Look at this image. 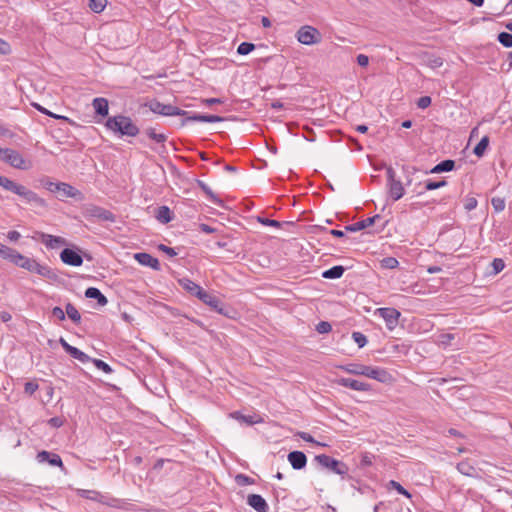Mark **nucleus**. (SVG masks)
Here are the masks:
<instances>
[{
    "label": "nucleus",
    "instance_id": "1",
    "mask_svg": "<svg viewBox=\"0 0 512 512\" xmlns=\"http://www.w3.org/2000/svg\"><path fill=\"white\" fill-rule=\"evenodd\" d=\"M149 109L156 113L163 116H185L184 119L181 121V125L185 126L190 122H207V123H217L222 122L223 117L217 116V115H205V114H193L188 115V112L182 109H179L176 106H173L171 104H163L159 101L153 100L150 101L148 104Z\"/></svg>",
    "mask_w": 512,
    "mask_h": 512
},
{
    "label": "nucleus",
    "instance_id": "2",
    "mask_svg": "<svg viewBox=\"0 0 512 512\" xmlns=\"http://www.w3.org/2000/svg\"><path fill=\"white\" fill-rule=\"evenodd\" d=\"M0 186L6 191L19 196L24 203L35 210H46L48 208L47 201L40 197L36 192L5 176L0 175Z\"/></svg>",
    "mask_w": 512,
    "mask_h": 512
},
{
    "label": "nucleus",
    "instance_id": "3",
    "mask_svg": "<svg viewBox=\"0 0 512 512\" xmlns=\"http://www.w3.org/2000/svg\"><path fill=\"white\" fill-rule=\"evenodd\" d=\"M105 127L119 137H135L139 134L138 126L130 117L122 114L108 117Z\"/></svg>",
    "mask_w": 512,
    "mask_h": 512
},
{
    "label": "nucleus",
    "instance_id": "4",
    "mask_svg": "<svg viewBox=\"0 0 512 512\" xmlns=\"http://www.w3.org/2000/svg\"><path fill=\"white\" fill-rule=\"evenodd\" d=\"M13 264L31 273H36L47 279H55V272L47 265L40 264L33 258L26 257L18 252Z\"/></svg>",
    "mask_w": 512,
    "mask_h": 512
},
{
    "label": "nucleus",
    "instance_id": "5",
    "mask_svg": "<svg viewBox=\"0 0 512 512\" xmlns=\"http://www.w3.org/2000/svg\"><path fill=\"white\" fill-rule=\"evenodd\" d=\"M59 343L71 357L77 359L81 363H87L89 361H92L95 367L103 371L104 373L110 374L112 372V368L106 362L100 359H91V357H89L86 353L70 345L64 338H60Z\"/></svg>",
    "mask_w": 512,
    "mask_h": 512
},
{
    "label": "nucleus",
    "instance_id": "6",
    "mask_svg": "<svg viewBox=\"0 0 512 512\" xmlns=\"http://www.w3.org/2000/svg\"><path fill=\"white\" fill-rule=\"evenodd\" d=\"M0 159L16 169L28 170L32 167L31 161L26 160L20 152L14 149L0 148Z\"/></svg>",
    "mask_w": 512,
    "mask_h": 512
},
{
    "label": "nucleus",
    "instance_id": "7",
    "mask_svg": "<svg viewBox=\"0 0 512 512\" xmlns=\"http://www.w3.org/2000/svg\"><path fill=\"white\" fill-rule=\"evenodd\" d=\"M296 38L298 42L308 46L318 44L322 41L320 31L310 25L301 26L296 32Z\"/></svg>",
    "mask_w": 512,
    "mask_h": 512
},
{
    "label": "nucleus",
    "instance_id": "8",
    "mask_svg": "<svg viewBox=\"0 0 512 512\" xmlns=\"http://www.w3.org/2000/svg\"><path fill=\"white\" fill-rule=\"evenodd\" d=\"M315 460L323 467L330 469L336 474L345 475L348 472V467L345 463L340 462L328 455L321 454L315 457Z\"/></svg>",
    "mask_w": 512,
    "mask_h": 512
},
{
    "label": "nucleus",
    "instance_id": "9",
    "mask_svg": "<svg viewBox=\"0 0 512 512\" xmlns=\"http://www.w3.org/2000/svg\"><path fill=\"white\" fill-rule=\"evenodd\" d=\"M375 315L381 317L385 321L387 329L392 331L398 325L401 313L395 308L384 307L376 309Z\"/></svg>",
    "mask_w": 512,
    "mask_h": 512
},
{
    "label": "nucleus",
    "instance_id": "10",
    "mask_svg": "<svg viewBox=\"0 0 512 512\" xmlns=\"http://www.w3.org/2000/svg\"><path fill=\"white\" fill-rule=\"evenodd\" d=\"M364 376L380 383H390L393 381L392 375L386 369L380 367L366 365Z\"/></svg>",
    "mask_w": 512,
    "mask_h": 512
},
{
    "label": "nucleus",
    "instance_id": "11",
    "mask_svg": "<svg viewBox=\"0 0 512 512\" xmlns=\"http://www.w3.org/2000/svg\"><path fill=\"white\" fill-rule=\"evenodd\" d=\"M198 299L201 300L206 305H208L209 307H211L212 309H214L215 311H217L219 314H226L224 304L216 295L204 290L202 294L199 295Z\"/></svg>",
    "mask_w": 512,
    "mask_h": 512
},
{
    "label": "nucleus",
    "instance_id": "12",
    "mask_svg": "<svg viewBox=\"0 0 512 512\" xmlns=\"http://www.w3.org/2000/svg\"><path fill=\"white\" fill-rule=\"evenodd\" d=\"M336 383L342 387L350 388L355 391L368 392L371 390V385L352 378H338Z\"/></svg>",
    "mask_w": 512,
    "mask_h": 512
},
{
    "label": "nucleus",
    "instance_id": "13",
    "mask_svg": "<svg viewBox=\"0 0 512 512\" xmlns=\"http://www.w3.org/2000/svg\"><path fill=\"white\" fill-rule=\"evenodd\" d=\"M86 214L88 216L97 218L102 221H108V222H114L115 221V215L102 207L96 206V205H89L86 208Z\"/></svg>",
    "mask_w": 512,
    "mask_h": 512
},
{
    "label": "nucleus",
    "instance_id": "14",
    "mask_svg": "<svg viewBox=\"0 0 512 512\" xmlns=\"http://www.w3.org/2000/svg\"><path fill=\"white\" fill-rule=\"evenodd\" d=\"M79 495L82 498L90 499L112 507L116 506L117 502L116 499H108L106 496L95 490H80Z\"/></svg>",
    "mask_w": 512,
    "mask_h": 512
},
{
    "label": "nucleus",
    "instance_id": "15",
    "mask_svg": "<svg viewBox=\"0 0 512 512\" xmlns=\"http://www.w3.org/2000/svg\"><path fill=\"white\" fill-rule=\"evenodd\" d=\"M389 178V194L394 201L399 200L404 195V187L399 180L394 179V172L388 171Z\"/></svg>",
    "mask_w": 512,
    "mask_h": 512
},
{
    "label": "nucleus",
    "instance_id": "16",
    "mask_svg": "<svg viewBox=\"0 0 512 512\" xmlns=\"http://www.w3.org/2000/svg\"><path fill=\"white\" fill-rule=\"evenodd\" d=\"M38 236L42 243L48 248V249H56L62 246L67 245L66 239L60 236H54L50 234H46L43 232H39Z\"/></svg>",
    "mask_w": 512,
    "mask_h": 512
},
{
    "label": "nucleus",
    "instance_id": "17",
    "mask_svg": "<svg viewBox=\"0 0 512 512\" xmlns=\"http://www.w3.org/2000/svg\"><path fill=\"white\" fill-rule=\"evenodd\" d=\"M60 258L65 264L74 267L81 266L83 263L82 256L76 251L69 248L63 249V251L60 254Z\"/></svg>",
    "mask_w": 512,
    "mask_h": 512
},
{
    "label": "nucleus",
    "instance_id": "18",
    "mask_svg": "<svg viewBox=\"0 0 512 512\" xmlns=\"http://www.w3.org/2000/svg\"><path fill=\"white\" fill-rule=\"evenodd\" d=\"M57 193L60 194L61 197L81 199L82 193L74 188L72 185L64 182H58V187L56 190Z\"/></svg>",
    "mask_w": 512,
    "mask_h": 512
},
{
    "label": "nucleus",
    "instance_id": "19",
    "mask_svg": "<svg viewBox=\"0 0 512 512\" xmlns=\"http://www.w3.org/2000/svg\"><path fill=\"white\" fill-rule=\"evenodd\" d=\"M247 504L257 512H268L269 510L266 500L259 494L248 495Z\"/></svg>",
    "mask_w": 512,
    "mask_h": 512
},
{
    "label": "nucleus",
    "instance_id": "20",
    "mask_svg": "<svg viewBox=\"0 0 512 512\" xmlns=\"http://www.w3.org/2000/svg\"><path fill=\"white\" fill-rule=\"evenodd\" d=\"M134 258L143 266L153 268L154 270L160 269V263L157 258L153 257L149 253L141 252L136 253Z\"/></svg>",
    "mask_w": 512,
    "mask_h": 512
},
{
    "label": "nucleus",
    "instance_id": "21",
    "mask_svg": "<svg viewBox=\"0 0 512 512\" xmlns=\"http://www.w3.org/2000/svg\"><path fill=\"white\" fill-rule=\"evenodd\" d=\"M288 461L295 470H300L306 466L307 457L301 451H292L288 454Z\"/></svg>",
    "mask_w": 512,
    "mask_h": 512
},
{
    "label": "nucleus",
    "instance_id": "22",
    "mask_svg": "<svg viewBox=\"0 0 512 512\" xmlns=\"http://www.w3.org/2000/svg\"><path fill=\"white\" fill-rule=\"evenodd\" d=\"M37 460L40 463L48 462L51 466L61 467L63 462L59 455L48 451H41L37 454Z\"/></svg>",
    "mask_w": 512,
    "mask_h": 512
},
{
    "label": "nucleus",
    "instance_id": "23",
    "mask_svg": "<svg viewBox=\"0 0 512 512\" xmlns=\"http://www.w3.org/2000/svg\"><path fill=\"white\" fill-rule=\"evenodd\" d=\"M379 218H380L379 215H375L373 217H368L364 220H361V221H358L356 223L346 226L345 229H346V231H349V232H357V231H360V230H363V229H366V228L372 226L375 223V220L379 219Z\"/></svg>",
    "mask_w": 512,
    "mask_h": 512
},
{
    "label": "nucleus",
    "instance_id": "24",
    "mask_svg": "<svg viewBox=\"0 0 512 512\" xmlns=\"http://www.w3.org/2000/svg\"><path fill=\"white\" fill-rule=\"evenodd\" d=\"M179 283L183 289H185L190 294L196 296L197 298H199V295H201L202 292L204 291V289L201 286H199L198 284H196L195 282L188 278H183L179 280Z\"/></svg>",
    "mask_w": 512,
    "mask_h": 512
},
{
    "label": "nucleus",
    "instance_id": "25",
    "mask_svg": "<svg viewBox=\"0 0 512 512\" xmlns=\"http://www.w3.org/2000/svg\"><path fill=\"white\" fill-rule=\"evenodd\" d=\"M338 368L341 369L342 371L352 374V375L364 376L366 365L353 362V363H347L344 365H340Z\"/></svg>",
    "mask_w": 512,
    "mask_h": 512
},
{
    "label": "nucleus",
    "instance_id": "26",
    "mask_svg": "<svg viewBox=\"0 0 512 512\" xmlns=\"http://www.w3.org/2000/svg\"><path fill=\"white\" fill-rule=\"evenodd\" d=\"M198 186L206 194L210 202L219 207H224V201L221 198H219L216 194H214L211 188L205 182L198 181Z\"/></svg>",
    "mask_w": 512,
    "mask_h": 512
},
{
    "label": "nucleus",
    "instance_id": "27",
    "mask_svg": "<svg viewBox=\"0 0 512 512\" xmlns=\"http://www.w3.org/2000/svg\"><path fill=\"white\" fill-rule=\"evenodd\" d=\"M85 297L97 300L100 306H105L108 303L107 298L101 293L98 288L89 287L85 291Z\"/></svg>",
    "mask_w": 512,
    "mask_h": 512
},
{
    "label": "nucleus",
    "instance_id": "28",
    "mask_svg": "<svg viewBox=\"0 0 512 512\" xmlns=\"http://www.w3.org/2000/svg\"><path fill=\"white\" fill-rule=\"evenodd\" d=\"M93 108L95 112L101 116H107L109 112L108 101L105 98L98 97L93 100Z\"/></svg>",
    "mask_w": 512,
    "mask_h": 512
},
{
    "label": "nucleus",
    "instance_id": "29",
    "mask_svg": "<svg viewBox=\"0 0 512 512\" xmlns=\"http://www.w3.org/2000/svg\"><path fill=\"white\" fill-rule=\"evenodd\" d=\"M155 218L163 224H167L172 220V212L168 206H160L155 213Z\"/></svg>",
    "mask_w": 512,
    "mask_h": 512
},
{
    "label": "nucleus",
    "instance_id": "30",
    "mask_svg": "<svg viewBox=\"0 0 512 512\" xmlns=\"http://www.w3.org/2000/svg\"><path fill=\"white\" fill-rule=\"evenodd\" d=\"M455 167V162L451 159L444 160L437 165H435L431 170L430 173L436 174V173H442V172H449L452 171Z\"/></svg>",
    "mask_w": 512,
    "mask_h": 512
},
{
    "label": "nucleus",
    "instance_id": "31",
    "mask_svg": "<svg viewBox=\"0 0 512 512\" xmlns=\"http://www.w3.org/2000/svg\"><path fill=\"white\" fill-rule=\"evenodd\" d=\"M17 254H18L17 250L0 243V257L2 259L13 263Z\"/></svg>",
    "mask_w": 512,
    "mask_h": 512
},
{
    "label": "nucleus",
    "instance_id": "32",
    "mask_svg": "<svg viewBox=\"0 0 512 512\" xmlns=\"http://www.w3.org/2000/svg\"><path fill=\"white\" fill-rule=\"evenodd\" d=\"M344 271L345 269L341 265L333 266L332 268L325 270L322 273V277L326 279H338L342 277Z\"/></svg>",
    "mask_w": 512,
    "mask_h": 512
},
{
    "label": "nucleus",
    "instance_id": "33",
    "mask_svg": "<svg viewBox=\"0 0 512 512\" xmlns=\"http://www.w3.org/2000/svg\"><path fill=\"white\" fill-rule=\"evenodd\" d=\"M65 309V315L67 314L68 318L71 319L74 323H79L81 321V315L73 304L68 303Z\"/></svg>",
    "mask_w": 512,
    "mask_h": 512
},
{
    "label": "nucleus",
    "instance_id": "34",
    "mask_svg": "<svg viewBox=\"0 0 512 512\" xmlns=\"http://www.w3.org/2000/svg\"><path fill=\"white\" fill-rule=\"evenodd\" d=\"M489 145V137L483 136L479 143L474 148V154L478 157H482L485 154V151Z\"/></svg>",
    "mask_w": 512,
    "mask_h": 512
},
{
    "label": "nucleus",
    "instance_id": "35",
    "mask_svg": "<svg viewBox=\"0 0 512 512\" xmlns=\"http://www.w3.org/2000/svg\"><path fill=\"white\" fill-rule=\"evenodd\" d=\"M107 5V0H89V8L95 12H102Z\"/></svg>",
    "mask_w": 512,
    "mask_h": 512
},
{
    "label": "nucleus",
    "instance_id": "36",
    "mask_svg": "<svg viewBox=\"0 0 512 512\" xmlns=\"http://www.w3.org/2000/svg\"><path fill=\"white\" fill-rule=\"evenodd\" d=\"M381 267L385 269H395L399 265V261L395 257H385L380 261Z\"/></svg>",
    "mask_w": 512,
    "mask_h": 512
},
{
    "label": "nucleus",
    "instance_id": "37",
    "mask_svg": "<svg viewBox=\"0 0 512 512\" xmlns=\"http://www.w3.org/2000/svg\"><path fill=\"white\" fill-rule=\"evenodd\" d=\"M498 41L506 48L512 47V34L508 32H501L497 36Z\"/></svg>",
    "mask_w": 512,
    "mask_h": 512
},
{
    "label": "nucleus",
    "instance_id": "38",
    "mask_svg": "<svg viewBox=\"0 0 512 512\" xmlns=\"http://www.w3.org/2000/svg\"><path fill=\"white\" fill-rule=\"evenodd\" d=\"M146 134L148 135L149 138L156 141L157 143H163L167 139V137L164 134L157 133L153 128H148L146 130Z\"/></svg>",
    "mask_w": 512,
    "mask_h": 512
},
{
    "label": "nucleus",
    "instance_id": "39",
    "mask_svg": "<svg viewBox=\"0 0 512 512\" xmlns=\"http://www.w3.org/2000/svg\"><path fill=\"white\" fill-rule=\"evenodd\" d=\"M231 416L238 420V421H241V422H244L248 425H252V424H255L258 422V420H255L253 416H246V415H242L241 413L239 412H234L231 414Z\"/></svg>",
    "mask_w": 512,
    "mask_h": 512
},
{
    "label": "nucleus",
    "instance_id": "40",
    "mask_svg": "<svg viewBox=\"0 0 512 512\" xmlns=\"http://www.w3.org/2000/svg\"><path fill=\"white\" fill-rule=\"evenodd\" d=\"M447 185V182L445 180L441 181H433L431 179H428L425 181V190H435L442 188Z\"/></svg>",
    "mask_w": 512,
    "mask_h": 512
},
{
    "label": "nucleus",
    "instance_id": "41",
    "mask_svg": "<svg viewBox=\"0 0 512 512\" xmlns=\"http://www.w3.org/2000/svg\"><path fill=\"white\" fill-rule=\"evenodd\" d=\"M254 48L255 45L253 43L242 42L237 48V53L240 55H247L252 52Z\"/></svg>",
    "mask_w": 512,
    "mask_h": 512
},
{
    "label": "nucleus",
    "instance_id": "42",
    "mask_svg": "<svg viewBox=\"0 0 512 512\" xmlns=\"http://www.w3.org/2000/svg\"><path fill=\"white\" fill-rule=\"evenodd\" d=\"M491 204L495 212L499 213L505 209V199L500 197H494L491 199Z\"/></svg>",
    "mask_w": 512,
    "mask_h": 512
},
{
    "label": "nucleus",
    "instance_id": "43",
    "mask_svg": "<svg viewBox=\"0 0 512 512\" xmlns=\"http://www.w3.org/2000/svg\"><path fill=\"white\" fill-rule=\"evenodd\" d=\"M457 469L460 473L467 476H471L474 472V468L468 462L458 463Z\"/></svg>",
    "mask_w": 512,
    "mask_h": 512
},
{
    "label": "nucleus",
    "instance_id": "44",
    "mask_svg": "<svg viewBox=\"0 0 512 512\" xmlns=\"http://www.w3.org/2000/svg\"><path fill=\"white\" fill-rule=\"evenodd\" d=\"M352 338L355 341V343L358 345L359 348H362L367 344V338L361 332H353Z\"/></svg>",
    "mask_w": 512,
    "mask_h": 512
},
{
    "label": "nucleus",
    "instance_id": "45",
    "mask_svg": "<svg viewBox=\"0 0 512 512\" xmlns=\"http://www.w3.org/2000/svg\"><path fill=\"white\" fill-rule=\"evenodd\" d=\"M332 330V326L327 321H321L316 325V331L320 334L329 333Z\"/></svg>",
    "mask_w": 512,
    "mask_h": 512
},
{
    "label": "nucleus",
    "instance_id": "46",
    "mask_svg": "<svg viewBox=\"0 0 512 512\" xmlns=\"http://www.w3.org/2000/svg\"><path fill=\"white\" fill-rule=\"evenodd\" d=\"M494 274L500 273L505 268V263L501 258H495L492 262Z\"/></svg>",
    "mask_w": 512,
    "mask_h": 512
},
{
    "label": "nucleus",
    "instance_id": "47",
    "mask_svg": "<svg viewBox=\"0 0 512 512\" xmlns=\"http://www.w3.org/2000/svg\"><path fill=\"white\" fill-rule=\"evenodd\" d=\"M258 221L265 225V226H271V227H275V228H280L281 227V223L277 220H272V219H268V218H263V217H258Z\"/></svg>",
    "mask_w": 512,
    "mask_h": 512
},
{
    "label": "nucleus",
    "instance_id": "48",
    "mask_svg": "<svg viewBox=\"0 0 512 512\" xmlns=\"http://www.w3.org/2000/svg\"><path fill=\"white\" fill-rule=\"evenodd\" d=\"M477 200L474 197H467L464 201V208L467 211H472L477 207Z\"/></svg>",
    "mask_w": 512,
    "mask_h": 512
},
{
    "label": "nucleus",
    "instance_id": "49",
    "mask_svg": "<svg viewBox=\"0 0 512 512\" xmlns=\"http://www.w3.org/2000/svg\"><path fill=\"white\" fill-rule=\"evenodd\" d=\"M431 105V98L429 96H422L417 100V107L420 109H426Z\"/></svg>",
    "mask_w": 512,
    "mask_h": 512
},
{
    "label": "nucleus",
    "instance_id": "50",
    "mask_svg": "<svg viewBox=\"0 0 512 512\" xmlns=\"http://www.w3.org/2000/svg\"><path fill=\"white\" fill-rule=\"evenodd\" d=\"M41 183H42V186L46 190H48L50 192H53V193H56V190H57V187H58V183L52 182V181H50L48 179L47 180H42Z\"/></svg>",
    "mask_w": 512,
    "mask_h": 512
},
{
    "label": "nucleus",
    "instance_id": "51",
    "mask_svg": "<svg viewBox=\"0 0 512 512\" xmlns=\"http://www.w3.org/2000/svg\"><path fill=\"white\" fill-rule=\"evenodd\" d=\"M235 479L239 485H250L253 483V480L244 474H238Z\"/></svg>",
    "mask_w": 512,
    "mask_h": 512
},
{
    "label": "nucleus",
    "instance_id": "52",
    "mask_svg": "<svg viewBox=\"0 0 512 512\" xmlns=\"http://www.w3.org/2000/svg\"><path fill=\"white\" fill-rule=\"evenodd\" d=\"M298 436L306 441V442H310V443H314V444H317V445H321V446H324L325 444H321L319 442H317L309 433L307 432H299L298 433Z\"/></svg>",
    "mask_w": 512,
    "mask_h": 512
},
{
    "label": "nucleus",
    "instance_id": "53",
    "mask_svg": "<svg viewBox=\"0 0 512 512\" xmlns=\"http://www.w3.org/2000/svg\"><path fill=\"white\" fill-rule=\"evenodd\" d=\"M52 314L54 317L58 318L61 321L65 320V318H66L65 312L63 311V309L61 307H58V306H56L52 309Z\"/></svg>",
    "mask_w": 512,
    "mask_h": 512
},
{
    "label": "nucleus",
    "instance_id": "54",
    "mask_svg": "<svg viewBox=\"0 0 512 512\" xmlns=\"http://www.w3.org/2000/svg\"><path fill=\"white\" fill-rule=\"evenodd\" d=\"M34 107L40 111L41 113L45 114V115H48L50 117H53L55 119H61L63 118L62 116H59V115H56V114H53L52 112L48 111L46 108L42 107L41 105L39 104H34Z\"/></svg>",
    "mask_w": 512,
    "mask_h": 512
},
{
    "label": "nucleus",
    "instance_id": "55",
    "mask_svg": "<svg viewBox=\"0 0 512 512\" xmlns=\"http://www.w3.org/2000/svg\"><path fill=\"white\" fill-rule=\"evenodd\" d=\"M425 191V183L422 184L421 182L416 183L412 189V192L417 196L424 194Z\"/></svg>",
    "mask_w": 512,
    "mask_h": 512
},
{
    "label": "nucleus",
    "instance_id": "56",
    "mask_svg": "<svg viewBox=\"0 0 512 512\" xmlns=\"http://www.w3.org/2000/svg\"><path fill=\"white\" fill-rule=\"evenodd\" d=\"M6 237L11 242H17L20 239L21 234L16 230H11L7 233Z\"/></svg>",
    "mask_w": 512,
    "mask_h": 512
},
{
    "label": "nucleus",
    "instance_id": "57",
    "mask_svg": "<svg viewBox=\"0 0 512 512\" xmlns=\"http://www.w3.org/2000/svg\"><path fill=\"white\" fill-rule=\"evenodd\" d=\"M38 389V384L34 382H27L25 384L24 390L26 393L32 395Z\"/></svg>",
    "mask_w": 512,
    "mask_h": 512
},
{
    "label": "nucleus",
    "instance_id": "58",
    "mask_svg": "<svg viewBox=\"0 0 512 512\" xmlns=\"http://www.w3.org/2000/svg\"><path fill=\"white\" fill-rule=\"evenodd\" d=\"M388 488H392L396 490L399 494L405 489L399 482L395 480H390L388 483Z\"/></svg>",
    "mask_w": 512,
    "mask_h": 512
},
{
    "label": "nucleus",
    "instance_id": "59",
    "mask_svg": "<svg viewBox=\"0 0 512 512\" xmlns=\"http://www.w3.org/2000/svg\"><path fill=\"white\" fill-rule=\"evenodd\" d=\"M159 250L163 251L164 253H166L170 257H174V256L177 255L176 251L173 248L168 247V246L163 245V244L159 245Z\"/></svg>",
    "mask_w": 512,
    "mask_h": 512
},
{
    "label": "nucleus",
    "instance_id": "60",
    "mask_svg": "<svg viewBox=\"0 0 512 512\" xmlns=\"http://www.w3.org/2000/svg\"><path fill=\"white\" fill-rule=\"evenodd\" d=\"M357 63L358 65H360L361 67H366L368 64H369V58L367 55H364V54H359L357 56Z\"/></svg>",
    "mask_w": 512,
    "mask_h": 512
},
{
    "label": "nucleus",
    "instance_id": "61",
    "mask_svg": "<svg viewBox=\"0 0 512 512\" xmlns=\"http://www.w3.org/2000/svg\"><path fill=\"white\" fill-rule=\"evenodd\" d=\"M453 338L454 336L452 334H443L440 336V343L444 346H448Z\"/></svg>",
    "mask_w": 512,
    "mask_h": 512
},
{
    "label": "nucleus",
    "instance_id": "62",
    "mask_svg": "<svg viewBox=\"0 0 512 512\" xmlns=\"http://www.w3.org/2000/svg\"><path fill=\"white\" fill-rule=\"evenodd\" d=\"M10 52V46L8 43L0 39V54H8Z\"/></svg>",
    "mask_w": 512,
    "mask_h": 512
},
{
    "label": "nucleus",
    "instance_id": "63",
    "mask_svg": "<svg viewBox=\"0 0 512 512\" xmlns=\"http://www.w3.org/2000/svg\"><path fill=\"white\" fill-rule=\"evenodd\" d=\"M199 227H200V230L206 234H212L216 231L215 228H213L207 224H204V223L200 224Z\"/></svg>",
    "mask_w": 512,
    "mask_h": 512
},
{
    "label": "nucleus",
    "instance_id": "64",
    "mask_svg": "<svg viewBox=\"0 0 512 512\" xmlns=\"http://www.w3.org/2000/svg\"><path fill=\"white\" fill-rule=\"evenodd\" d=\"M49 424L53 427H61L63 425V421L61 418L59 417H53L49 420Z\"/></svg>",
    "mask_w": 512,
    "mask_h": 512
}]
</instances>
